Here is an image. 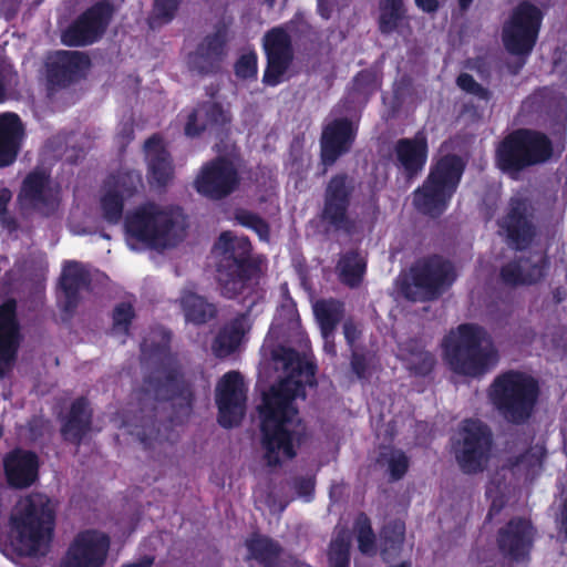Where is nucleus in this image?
Returning <instances> with one entry per match:
<instances>
[{"label":"nucleus","instance_id":"4d7b16f0","mask_svg":"<svg viewBox=\"0 0 567 567\" xmlns=\"http://www.w3.org/2000/svg\"><path fill=\"white\" fill-rule=\"evenodd\" d=\"M176 9H177L176 0H156L155 8H154V14H155V18L161 20L162 22H168L173 18Z\"/></svg>","mask_w":567,"mask_h":567},{"label":"nucleus","instance_id":"680f3d73","mask_svg":"<svg viewBox=\"0 0 567 567\" xmlns=\"http://www.w3.org/2000/svg\"><path fill=\"white\" fill-rule=\"evenodd\" d=\"M11 192L8 188L0 189V224L8 223L7 206L11 199Z\"/></svg>","mask_w":567,"mask_h":567},{"label":"nucleus","instance_id":"864d4df0","mask_svg":"<svg viewBox=\"0 0 567 567\" xmlns=\"http://www.w3.org/2000/svg\"><path fill=\"white\" fill-rule=\"evenodd\" d=\"M235 73L238 78H254L257 73V56L255 53L241 55L235 64Z\"/></svg>","mask_w":567,"mask_h":567},{"label":"nucleus","instance_id":"39448f33","mask_svg":"<svg viewBox=\"0 0 567 567\" xmlns=\"http://www.w3.org/2000/svg\"><path fill=\"white\" fill-rule=\"evenodd\" d=\"M487 394L493 406L506 421L520 424L532 415L538 385L525 373L508 371L494 379Z\"/></svg>","mask_w":567,"mask_h":567},{"label":"nucleus","instance_id":"2f4dec72","mask_svg":"<svg viewBox=\"0 0 567 567\" xmlns=\"http://www.w3.org/2000/svg\"><path fill=\"white\" fill-rule=\"evenodd\" d=\"M89 285L90 275L81 264L76 261L65 264L61 276V288L64 296L63 309L65 311H71L76 307L80 292L87 289Z\"/></svg>","mask_w":567,"mask_h":567},{"label":"nucleus","instance_id":"412c9836","mask_svg":"<svg viewBox=\"0 0 567 567\" xmlns=\"http://www.w3.org/2000/svg\"><path fill=\"white\" fill-rule=\"evenodd\" d=\"M59 187L43 169L30 173L21 189V196L34 208L49 213L58 203Z\"/></svg>","mask_w":567,"mask_h":567},{"label":"nucleus","instance_id":"dca6fc26","mask_svg":"<svg viewBox=\"0 0 567 567\" xmlns=\"http://www.w3.org/2000/svg\"><path fill=\"white\" fill-rule=\"evenodd\" d=\"M262 45L267 56L262 82L274 86L282 81L293 60L291 38L284 27H276L265 33Z\"/></svg>","mask_w":567,"mask_h":567},{"label":"nucleus","instance_id":"a18cd8bd","mask_svg":"<svg viewBox=\"0 0 567 567\" xmlns=\"http://www.w3.org/2000/svg\"><path fill=\"white\" fill-rule=\"evenodd\" d=\"M350 536L347 530L338 533L332 539L329 549V563L331 567H349L350 564Z\"/></svg>","mask_w":567,"mask_h":567},{"label":"nucleus","instance_id":"f03ea898","mask_svg":"<svg viewBox=\"0 0 567 567\" xmlns=\"http://www.w3.org/2000/svg\"><path fill=\"white\" fill-rule=\"evenodd\" d=\"M124 234L132 250L163 251L185 238L186 221L179 208L150 202L126 214Z\"/></svg>","mask_w":567,"mask_h":567},{"label":"nucleus","instance_id":"052dcab7","mask_svg":"<svg viewBox=\"0 0 567 567\" xmlns=\"http://www.w3.org/2000/svg\"><path fill=\"white\" fill-rule=\"evenodd\" d=\"M343 334L348 344L352 348L361 336V330L351 320L343 323Z\"/></svg>","mask_w":567,"mask_h":567},{"label":"nucleus","instance_id":"72a5a7b5","mask_svg":"<svg viewBox=\"0 0 567 567\" xmlns=\"http://www.w3.org/2000/svg\"><path fill=\"white\" fill-rule=\"evenodd\" d=\"M216 248L223 255L219 266H254L249 261L251 245L246 237L235 236L230 231H225L220 235Z\"/></svg>","mask_w":567,"mask_h":567},{"label":"nucleus","instance_id":"c03bdc74","mask_svg":"<svg viewBox=\"0 0 567 567\" xmlns=\"http://www.w3.org/2000/svg\"><path fill=\"white\" fill-rule=\"evenodd\" d=\"M354 532L357 534L359 550L364 555H375V535L373 533L371 522L365 514L360 513L357 516L354 522Z\"/></svg>","mask_w":567,"mask_h":567},{"label":"nucleus","instance_id":"4be33fe9","mask_svg":"<svg viewBox=\"0 0 567 567\" xmlns=\"http://www.w3.org/2000/svg\"><path fill=\"white\" fill-rule=\"evenodd\" d=\"M19 344L16 302L9 300L0 307V378L10 370Z\"/></svg>","mask_w":567,"mask_h":567},{"label":"nucleus","instance_id":"7c9ffc66","mask_svg":"<svg viewBox=\"0 0 567 567\" xmlns=\"http://www.w3.org/2000/svg\"><path fill=\"white\" fill-rule=\"evenodd\" d=\"M91 426L92 410L89 406V402L80 398L72 403L70 412L62 423L61 434L65 441L80 445L85 435L91 431Z\"/></svg>","mask_w":567,"mask_h":567},{"label":"nucleus","instance_id":"9b49d317","mask_svg":"<svg viewBox=\"0 0 567 567\" xmlns=\"http://www.w3.org/2000/svg\"><path fill=\"white\" fill-rule=\"evenodd\" d=\"M353 190V181L346 174H338L328 182L321 212V219L326 225L347 234L355 229V221L348 212Z\"/></svg>","mask_w":567,"mask_h":567},{"label":"nucleus","instance_id":"a878e982","mask_svg":"<svg viewBox=\"0 0 567 567\" xmlns=\"http://www.w3.org/2000/svg\"><path fill=\"white\" fill-rule=\"evenodd\" d=\"M217 272L221 295L227 298L254 290L259 281V269L256 266H219Z\"/></svg>","mask_w":567,"mask_h":567},{"label":"nucleus","instance_id":"a211bd4d","mask_svg":"<svg viewBox=\"0 0 567 567\" xmlns=\"http://www.w3.org/2000/svg\"><path fill=\"white\" fill-rule=\"evenodd\" d=\"M506 231L509 246L515 249H525L533 241L536 230L527 216L526 203L522 199H512L506 216L501 221Z\"/></svg>","mask_w":567,"mask_h":567},{"label":"nucleus","instance_id":"8fccbe9b","mask_svg":"<svg viewBox=\"0 0 567 567\" xmlns=\"http://www.w3.org/2000/svg\"><path fill=\"white\" fill-rule=\"evenodd\" d=\"M133 318V306L130 302L118 303L113 311V333L127 334Z\"/></svg>","mask_w":567,"mask_h":567},{"label":"nucleus","instance_id":"79ce46f5","mask_svg":"<svg viewBox=\"0 0 567 567\" xmlns=\"http://www.w3.org/2000/svg\"><path fill=\"white\" fill-rule=\"evenodd\" d=\"M405 13L403 0H382L380 3L379 29L382 33L393 32Z\"/></svg>","mask_w":567,"mask_h":567},{"label":"nucleus","instance_id":"de8ad7c7","mask_svg":"<svg viewBox=\"0 0 567 567\" xmlns=\"http://www.w3.org/2000/svg\"><path fill=\"white\" fill-rule=\"evenodd\" d=\"M544 454L539 447H532L511 462V467L526 476L534 475L542 467Z\"/></svg>","mask_w":567,"mask_h":567},{"label":"nucleus","instance_id":"09e8293b","mask_svg":"<svg viewBox=\"0 0 567 567\" xmlns=\"http://www.w3.org/2000/svg\"><path fill=\"white\" fill-rule=\"evenodd\" d=\"M380 462L386 464L390 476L393 481L400 480L409 468V458L400 450L389 449L381 453Z\"/></svg>","mask_w":567,"mask_h":567},{"label":"nucleus","instance_id":"5fc2aeb1","mask_svg":"<svg viewBox=\"0 0 567 567\" xmlns=\"http://www.w3.org/2000/svg\"><path fill=\"white\" fill-rule=\"evenodd\" d=\"M17 85V74L7 63L0 64V103L6 101L8 90Z\"/></svg>","mask_w":567,"mask_h":567},{"label":"nucleus","instance_id":"423d86ee","mask_svg":"<svg viewBox=\"0 0 567 567\" xmlns=\"http://www.w3.org/2000/svg\"><path fill=\"white\" fill-rule=\"evenodd\" d=\"M464 165L460 157L447 155L431 169L422 187L413 193V204L422 214L436 217L447 206L463 174Z\"/></svg>","mask_w":567,"mask_h":567},{"label":"nucleus","instance_id":"f8f14e48","mask_svg":"<svg viewBox=\"0 0 567 567\" xmlns=\"http://www.w3.org/2000/svg\"><path fill=\"white\" fill-rule=\"evenodd\" d=\"M194 184L199 194L218 200L229 196L238 188L240 177L233 161L218 157L202 167Z\"/></svg>","mask_w":567,"mask_h":567},{"label":"nucleus","instance_id":"bb28decb","mask_svg":"<svg viewBox=\"0 0 567 567\" xmlns=\"http://www.w3.org/2000/svg\"><path fill=\"white\" fill-rule=\"evenodd\" d=\"M38 456L29 451L14 450L4 458L8 482L19 488L28 487L38 478Z\"/></svg>","mask_w":567,"mask_h":567},{"label":"nucleus","instance_id":"c756f323","mask_svg":"<svg viewBox=\"0 0 567 567\" xmlns=\"http://www.w3.org/2000/svg\"><path fill=\"white\" fill-rule=\"evenodd\" d=\"M251 322L248 313H241L226 323L217 333L212 344L214 354L226 358L235 352L250 330Z\"/></svg>","mask_w":567,"mask_h":567},{"label":"nucleus","instance_id":"b1692460","mask_svg":"<svg viewBox=\"0 0 567 567\" xmlns=\"http://www.w3.org/2000/svg\"><path fill=\"white\" fill-rule=\"evenodd\" d=\"M145 395L155 400H181V405L190 408L193 393L184 384L176 371H157L155 379L151 378L145 382Z\"/></svg>","mask_w":567,"mask_h":567},{"label":"nucleus","instance_id":"5701e85b","mask_svg":"<svg viewBox=\"0 0 567 567\" xmlns=\"http://www.w3.org/2000/svg\"><path fill=\"white\" fill-rule=\"evenodd\" d=\"M534 528L526 519H512L498 534L501 550L515 560L524 559L533 544Z\"/></svg>","mask_w":567,"mask_h":567},{"label":"nucleus","instance_id":"e433bc0d","mask_svg":"<svg viewBox=\"0 0 567 567\" xmlns=\"http://www.w3.org/2000/svg\"><path fill=\"white\" fill-rule=\"evenodd\" d=\"M401 355L406 362V367L419 375L429 374L434 364L435 358L416 340L404 342L400 347Z\"/></svg>","mask_w":567,"mask_h":567},{"label":"nucleus","instance_id":"e2e57ef3","mask_svg":"<svg viewBox=\"0 0 567 567\" xmlns=\"http://www.w3.org/2000/svg\"><path fill=\"white\" fill-rule=\"evenodd\" d=\"M332 10V0H318V11L323 19H329Z\"/></svg>","mask_w":567,"mask_h":567},{"label":"nucleus","instance_id":"49530a36","mask_svg":"<svg viewBox=\"0 0 567 567\" xmlns=\"http://www.w3.org/2000/svg\"><path fill=\"white\" fill-rule=\"evenodd\" d=\"M106 186L117 189L125 199L132 197L142 186V176L136 172H127L110 178Z\"/></svg>","mask_w":567,"mask_h":567},{"label":"nucleus","instance_id":"13d9d810","mask_svg":"<svg viewBox=\"0 0 567 567\" xmlns=\"http://www.w3.org/2000/svg\"><path fill=\"white\" fill-rule=\"evenodd\" d=\"M293 488L299 496L309 497L315 488L312 477H297L293 481Z\"/></svg>","mask_w":567,"mask_h":567},{"label":"nucleus","instance_id":"f704fd0d","mask_svg":"<svg viewBox=\"0 0 567 567\" xmlns=\"http://www.w3.org/2000/svg\"><path fill=\"white\" fill-rule=\"evenodd\" d=\"M249 558L257 560L262 567H286V558L281 546L264 535H252L246 540Z\"/></svg>","mask_w":567,"mask_h":567},{"label":"nucleus","instance_id":"9d476101","mask_svg":"<svg viewBox=\"0 0 567 567\" xmlns=\"http://www.w3.org/2000/svg\"><path fill=\"white\" fill-rule=\"evenodd\" d=\"M543 14L540 10L529 3L517 6L503 27V41L508 52L519 56H527L537 40Z\"/></svg>","mask_w":567,"mask_h":567},{"label":"nucleus","instance_id":"393cba45","mask_svg":"<svg viewBox=\"0 0 567 567\" xmlns=\"http://www.w3.org/2000/svg\"><path fill=\"white\" fill-rule=\"evenodd\" d=\"M90 65L89 58L78 51H61L49 63L48 80L50 84L66 86L82 74Z\"/></svg>","mask_w":567,"mask_h":567},{"label":"nucleus","instance_id":"f257e3e1","mask_svg":"<svg viewBox=\"0 0 567 567\" xmlns=\"http://www.w3.org/2000/svg\"><path fill=\"white\" fill-rule=\"evenodd\" d=\"M262 350L270 355L275 370L282 372L278 384L265 395L261 409L264 458L268 466H279L297 455L305 435L293 401L305 398L306 385L313 383L315 365L290 348L275 347L270 339H266Z\"/></svg>","mask_w":567,"mask_h":567},{"label":"nucleus","instance_id":"3c124183","mask_svg":"<svg viewBox=\"0 0 567 567\" xmlns=\"http://www.w3.org/2000/svg\"><path fill=\"white\" fill-rule=\"evenodd\" d=\"M237 219L241 225L254 229L258 234L260 239L268 240L269 227L265 220L247 212L238 214Z\"/></svg>","mask_w":567,"mask_h":567},{"label":"nucleus","instance_id":"c9c22d12","mask_svg":"<svg viewBox=\"0 0 567 567\" xmlns=\"http://www.w3.org/2000/svg\"><path fill=\"white\" fill-rule=\"evenodd\" d=\"M178 301L185 320L196 326L208 322L217 313L215 305L208 302L203 296L187 289L183 290Z\"/></svg>","mask_w":567,"mask_h":567},{"label":"nucleus","instance_id":"338daca9","mask_svg":"<svg viewBox=\"0 0 567 567\" xmlns=\"http://www.w3.org/2000/svg\"><path fill=\"white\" fill-rule=\"evenodd\" d=\"M416 4L426 12H432L437 9V0H415Z\"/></svg>","mask_w":567,"mask_h":567},{"label":"nucleus","instance_id":"6e6552de","mask_svg":"<svg viewBox=\"0 0 567 567\" xmlns=\"http://www.w3.org/2000/svg\"><path fill=\"white\" fill-rule=\"evenodd\" d=\"M455 277L453 266L442 257L420 259L411 268V282L404 287V295L412 300L435 299Z\"/></svg>","mask_w":567,"mask_h":567},{"label":"nucleus","instance_id":"603ef678","mask_svg":"<svg viewBox=\"0 0 567 567\" xmlns=\"http://www.w3.org/2000/svg\"><path fill=\"white\" fill-rule=\"evenodd\" d=\"M379 79L375 72L370 70L361 71L354 79V87L363 95H369L378 90Z\"/></svg>","mask_w":567,"mask_h":567},{"label":"nucleus","instance_id":"cd10ccee","mask_svg":"<svg viewBox=\"0 0 567 567\" xmlns=\"http://www.w3.org/2000/svg\"><path fill=\"white\" fill-rule=\"evenodd\" d=\"M546 259L542 254H534L528 259L508 262L501 270V278L509 286L530 285L544 277Z\"/></svg>","mask_w":567,"mask_h":567},{"label":"nucleus","instance_id":"0e129e2a","mask_svg":"<svg viewBox=\"0 0 567 567\" xmlns=\"http://www.w3.org/2000/svg\"><path fill=\"white\" fill-rule=\"evenodd\" d=\"M193 128L196 132H194L193 134H186L187 136L194 137V136L199 135L205 130L210 128L207 117L199 116V118L197 121H194Z\"/></svg>","mask_w":567,"mask_h":567},{"label":"nucleus","instance_id":"f3484780","mask_svg":"<svg viewBox=\"0 0 567 567\" xmlns=\"http://www.w3.org/2000/svg\"><path fill=\"white\" fill-rule=\"evenodd\" d=\"M246 388L241 375L236 371L226 373L216 388L218 421L224 427L238 425L246 411Z\"/></svg>","mask_w":567,"mask_h":567},{"label":"nucleus","instance_id":"473e14b6","mask_svg":"<svg viewBox=\"0 0 567 567\" xmlns=\"http://www.w3.org/2000/svg\"><path fill=\"white\" fill-rule=\"evenodd\" d=\"M23 130L18 115H0V167L10 165L19 151Z\"/></svg>","mask_w":567,"mask_h":567},{"label":"nucleus","instance_id":"2eb2a0df","mask_svg":"<svg viewBox=\"0 0 567 567\" xmlns=\"http://www.w3.org/2000/svg\"><path fill=\"white\" fill-rule=\"evenodd\" d=\"M113 14L107 1H100L83 12L62 34L66 45L79 47L95 42L105 32Z\"/></svg>","mask_w":567,"mask_h":567},{"label":"nucleus","instance_id":"58836bf2","mask_svg":"<svg viewBox=\"0 0 567 567\" xmlns=\"http://www.w3.org/2000/svg\"><path fill=\"white\" fill-rule=\"evenodd\" d=\"M202 117H207L210 127L223 126L228 124L231 121V115L229 110L224 109L219 103L216 102H205L198 105L189 115L187 123L185 125V134H193L196 132L193 128L194 121H197Z\"/></svg>","mask_w":567,"mask_h":567},{"label":"nucleus","instance_id":"0eeeda50","mask_svg":"<svg viewBox=\"0 0 567 567\" xmlns=\"http://www.w3.org/2000/svg\"><path fill=\"white\" fill-rule=\"evenodd\" d=\"M496 155L503 171L519 172L547 162L553 155V146L545 134L519 128L499 143Z\"/></svg>","mask_w":567,"mask_h":567},{"label":"nucleus","instance_id":"7ed1b4c3","mask_svg":"<svg viewBox=\"0 0 567 567\" xmlns=\"http://www.w3.org/2000/svg\"><path fill=\"white\" fill-rule=\"evenodd\" d=\"M54 506L41 493L22 497L11 514V545L20 555H45L52 539Z\"/></svg>","mask_w":567,"mask_h":567},{"label":"nucleus","instance_id":"aec40b11","mask_svg":"<svg viewBox=\"0 0 567 567\" xmlns=\"http://www.w3.org/2000/svg\"><path fill=\"white\" fill-rule=\"evenodd\" d=\"M426 157L427 142L423 133L415 134L413 138H401L395 143L394 163L409 179L423 169Z\"/></svg>","mask_w":567,"mask_h":567},{"label":"nucleus","instance_id":"37998d69","mask_svg":"<svg viewBox=\"0 0 567 567\" xmlns=\"http://www.w3.org/2000/svg\"><path fill=\"white\" fill-rule=\"evenodd\" d=\"M125 198L118 194L117 189L104 186L100 199V207L103 218L110 224H117L123 216Z\"/></svg>","mask_w":567,"mask_h":567},{"label":"nucleus","instance_id":"4468645a","mask_svg":"<svg viewBox=\"0 0 567 567\" xmlns=\"http://www.w3.org/2000/svg\"><path fill=\"white\" fill-rule=\"evenodd\" d=\"M109 548L110 539L104 533L81 532L70 543L59 567H103Z\"/></svg>","mask_w":567,"mask_h":567},{"label":"nucleus","instance_id":"774afa93","mask_svg":"<svg viewBox=\"0 0 567 567\" xmlns=\"http://www.w3.org/2000/svg\"><path fill=\"white\" fill-rule=\"evenodd\" d=\"M324 339V350L327 353L331 355H336V346L332 340V337H323Z\"/></svg>","mask_w":567,"mask_h":567},{"label":"nucleus","instance_id":"bf43d9fd","mask_svg":"<svg viewBox=\"0 0 567 567\" xmlns=\"http://www.w3.org/2000/svg\"><path fill=\"white\" fill-rule=\"evenodd\" d=\"M351 369L359 379L365 378L367 361L363 354L358 353L355 351L352 352Z\"/></svg>","mask_w":567,"mask_h":567},{"label":"nucleus","instance_id":"a19ab883","mask_svg":"<svg viewBox=\"0 0 567 567\" xmlns=\"http://www.w3.org/2000/svg\"><path fill=\"white\" fill-rule=\"evenodd\" d=\"M337 270L343 284L357 287L365 271V261L358 252L349 251L340 258Z\"/></svg>","mask_w":567,"mask_h":567},{"label":"nucleus","instance_id":"1a4fd4ad","mask_svg":"<svg viewBox=\"0 0 567 567\" xmlns=\"http://www.w3.org/2000/svg\"><path fill=\"white\" fill-rule=\"evenodd\" d=\"M456 461L464 473L483 472L492 454V432L478 420H465L458 432Z\"/></svg>","mask_w":567,"mask_h":567},{"label":"nucleus","instance_id":"4c0bfd02","mask_svg":"<svg viewBox=\"0 0 567 567\" xmlns=\"http://www.w3.org/2000/svg\"><path fill=\"white\" fill-rule=\"evenodd\" d=\"M313 312L319 322L322 337H333L336 327L344 313L343 305L333 299L319 300L313 305Z\"/></svg>","mask_w":567,"mask_h":567},{"label":"nucleus","instance_id":"69168bd1","mask_svg":"<svg viewBox=\"0 0 567 567\" xmlns=\"http://www.w3.org/2000/svg\"><path fill=\"white\" fill-rule=\"evenodd\" d=\"M193 128L196 132H194L193 134H186L187 136L194 137V136L199 135L205 130L210 128L207 117L199 116V118L197 121H194Z\"/></svg>","mask_w":567,"mask_h":567},{"label":"nucleus","instance_id":"c85d7f7f","mask_svg":"<svg viewBox=\"0 0 567 567\" xmlns=\"http://www.w3.org/2000/svg\"><path fill=\"white\" fill-rule=\"evenodd\" d=\"M145 158L151 178L159 186H165L173 178L172 159L163 140L153 135L144 144Z\"/></svg>","mask_w":567,"mask_h":567},{"label":"nucleus","instance_id":"ddd939ff","mask_svg":"<svg viewBox=\"0 0 567 567\" xmlns=\"http://www.w3.org/2000/svg\"><path fill=\"white\" fill-rule=\"evenodd\" d=\"M229 29L225 23L216 25L214 32L207 34L188 55L187 65L190 72L200 76L213 75L221 71L227 56Z\"/></svg>","mask_w":567,"mask_h":567},{"label":"nucleus","instance_id":"ea45409f","mask_svg":"<svg viewBox=\"0 0 567 567\" xmlns=\"http://www.w3.org/2000/svg\"><path fill=\"white\" fill-rule=\"evenodd\" d=\"M405 524L401 519L389 522L381 530V555L390 559L399 555L404 543Z\"/></svg>","mask_w":567,"mask_h":567},{"label":"nucleus","instance_id":"6e6d98bb","mask_svg":"<svg viewBox=\"0 0 567 567\" xmlns=\"http://www.w3.org/2000/svg\"><path fill=\"white\" fill-rule=\"evenodd\" d=\"M457 85L466 91L467 93L474 94L480 99L487 100L489 97V92L484 89L481 84H478L472 75L467 73H462L457 78Z\"/></svg>","mask_w":567,"mask_h":567},{"label":"nucleus","instance_id":"6ab92c4d","mask_svg":"<svg viewBox=\"0 0 567 567\" xmlns=\"http://www.w3.org/2000/svg\"><path fill=\"white\" fill-rule=\"evenodd\" d=\"M355 136V130L347 118L334 120L328 124L321 136V161L331 166L344 153L349 152Z\"/></svg>","mask_w":567,"mask_h":567},{"label":"nucleus","instance_id":"20e7f679","mask_svg":"<svg viewBox=\"0 0 567 567\" xmlns=\"http://www.w3.org/2000/svg\"><path fill=\"white\" fill-rule=\"evenodd\" d=\"M442 344L450 368L458 374L480 377L498 360L489 336L476 324H461L445 337Z\"/></svg>","mask_w":567,"mask_h":567}]
</instances>
